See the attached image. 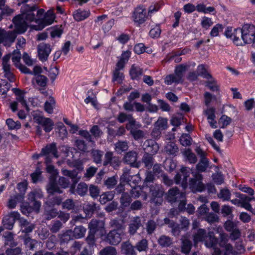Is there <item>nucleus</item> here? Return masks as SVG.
Instances as JSON below:
<instances>
[{
	"label": "nucleus",
	"mask_w": 255,
	"mask_h": 255,
	"mask_svg": "<svg viewBox=\"0 0 255 255\" xmlns=\"http://www.w3.org/2000/svg\"><path fill=\"white\" fill-rule=\"evenodd\" d=\"M117 120L120 123H124L126 121H128L126 124V128H129V126H132L135 125V120L131 114H127L125 113H120L117 118Z\"/></svg>",
	"instance_id": "nucleus-22"
},
{
	"label": "nucleus",
	"mask_w": 255,
	"mask_h": 255,
	"mask_svg": "<svg viewBox=\"0 0 255 255\" xmlns=\"http://www.w3.org/2000/svg\"><path fill=\"white\" fill-rule=\"evenodd\" d=\"M89 14V12L87 11L78 9L73 13V16L76 20L79 21L83 20L88 17Z\"/></svg>",
	"instance_id": "nucleus-44"
},
{
	"label": "nucleus",
	"mask_w": 255,
	"mask_h": 255,
	"mask_svg": "<svg viewBox=\"0 0 255 255\" xmlns=\"http://www.w3.org/2000/svg\"><path fill=\"white\" fill-rule=\"evenodd\" d=\"M114 197L113 192H107L103 193L99 198V201L102 204H105L107 202L112 201Z\"/></svg>",
	"instance_id": "nucleus-47"
},
{
	"label": "nucleus",
	"mask_w": 255,
	"mask_h": 255,
	"mask_svg": "<svg viewBox=\"0 0 255 255\" xmlns=\"http://www.w3.org/2000/svg\"><path fill=\"white\" fill-rule=\"evenodd\" d=\"M149 193L151 195L150 202L154 203L155 205H161L163 199L162 197L164 194V191L161 185L152 184L149 186Z\"/></svg>",
	"instance_id": "nucleus-3"
},
{
	"label": "nucleus",
	"mask_w": 255,
	"mask_h": 255,
	"mask_svg": "<svg viewBox=\"0 0 255 255\" xmlns=\"http://www.w3.org/2000/svg\"><path fill=\"white\" fill-rule=\"evenodd\" d=\"M55 15L52 11L48 10L45 14L44 18L40 21L37 26H34L37 30L42 29L45 26L51 24L54 21Z\"/></svg>",
	"instance_id": "nucleus-19"
},
{
	"label": "nucleus",
	"mask_w": 255,
	"mask_h": 255,
	"mask_svg": "<svg viewBox=\"0 0 255 255\" xmlns=\"http://www.w3.org/2000/svg\"><path fill=\"white\" fill-rule=\"evenodd\" d=\"M124 79L123 73L120 72L118 69H115L113 72V82L117 81L118 83L121 84L122 83Z\"/></svg>",
	"instance_id": "nucleus-57"
},
{
	"label": "nucleus",
	"mask_w": 255,
	"mask_h": 255,
	"mask_svg": "<svg viewBox=\"0 0 255 255\" xmlns=\"http://www.w3.org/2000/svg\"><path fill=\"white\" fill-rule=\"evenodd\" d=\"M117 254L116 248L111 246L105 247L99 253L100 255H116Z\"/></svg>",
	"instance_id": "nucleus-59"
},
{
	"label": "nucleus",
	"mask_w": 255,
	"mask_h": 255,
	"mask_svg": "<svg viewBox=\"0 0 255 255\" xmlns=\"http://www.w3.org/2000/svg\"><path fill=\"white\" fill-rule=\"evenodd\" d=\"M20 215L17 212H11L3 219V225L4 228L12 230L16 220H19Z\"/></svg>",
	"instance_id": "nucleus-12"
},
{
	"label": "nucleus",
	"mask_w": 255,
	"mask_h": 255,
	"mask_svg": "<svg viewBox=\"0 0 255 255\" xmlns=\"http://www.w3.org/2000/svg\"><path fill=\"white\" fill-rule=\"evenodd\" d=\"M142 161L147 169H150L154 163V159L152 155L145 153L142 158Z\"/></svg>",
	"instance_id": "nucleus-42"
},
{
	"label": "nucleus",
	"mask_w": 255,
	"mask_h": 255,
	"mask_svg": "<svg viewBox=\"0 0 255 255\" xmlns=\"http://www.w3.org/2000/svg\"><path fill=\"white\" fill-rule=\"evenodd\" d=\"M137 159V152L134 151H129L125 155L123 161L125 163L129 164L132 167L138 168L139 163L136 161Z\"/></svg>",
	"instance_id": "nucleus-17"
},
{
	"label": "nucleus",
	"mask_w": 255,
	"mask_h": 255,
	"mask_svg": "<svg viewBox=\"0 0 255 255\" xmlns=\"http://www.w3.org/2000/svg\"><path fill=\"white\" fill-rule=\"evenodd\" d=\"M185 193L179 191L177 187L169 189L167 193L166 199L171 204L177 202L181 198H184Z\"/></svg>",
	"instance_id": "nucleus-15"
},
{
	"label": "nucleus",
	"mask_w": 255,
	"mask_h": 255,
	"mask_svg": "<svg viewBox=\"0 0 255 255\" xmlns=\"http://www.w3.org/2000/svg\"><path fill=\"white\" fill-rule=\"evenodd\" d=\"M47 192L50 194L55 193H61L62 191L60 189L56 181L54 179H51L46 186Z\"/></svg>",
	"instance_id": "nucleus-28"
},
{
	"label": "nucleus",
	"mask_w": 255,
	"mask_h": 255,
	"mask_svg": "<svg viewBox=\"0 0 255 255\" xmlns=\"http://www.w3.org/2000/svg\"><path fill=\"white\" fill-rule=\"evenodd\" d=\"M50 154H52L54 157L56 158L58 157L56 145L54 142L47 145L45 147L42 148L41 149V154H44V155H48Z\"/></svg>",
	"instance_id": "nucleus-26"
},
{
	"label": "nucleus",
	"mask_w": 255,
	"mask_h": 255,
	"mask_svg": "<svg viewBox=\"0 0 255 255\" xmlns=\"http://www.w3.org/2000/svg\"><path fill=\"white\" fill-rule=\"evenodd\" d=\"M51 51V48L49 44L41 43L37 46L38 57L42 62L47 60Z\"/></svg>",
	"instance_id": "nucleus-13"
},
{
	"label": "nucleus",
	"mask_w": 255,
	"mask_h": 255,
	"mask_svg": "<svg viewBox=\"0 0 255 255\" xmlns=\"http://www.w3.org/2000/svg\"><path fill=\"white\" fill-rule=\"evenodd\" d=\"M140 127L141 125L139 124L136 123V122H135V125L134 126H129V128H127L128 130L130 131V134L133 136V138L135 140L139 139L144 135L142 130L137 129V128H139Z\"/></svg>",
	"instance_id": "nucleus-25"
},
{
	"label": "nucleus",
	"mask_w": 255,
	"mask_h": 255,
	"mask_svg": "<svg viewBox=\"0 0 255 255\" xmlns=\"http://www.w3.org/2000/svg\"><path fill=\"white\" fill-rule=\"evenodd\" d=\"M165 152L170 155L176 156L179 148L176 143L172 141L168 142L164 147Z\"/></svg>",
	"instance_id": "nucleus-27"
},
{
	"label": "nucleus",
	"mask_w": 255,
	"mask_h": 255,
	"mask_svg": "<svg viewBox=\"0 0 255 255\" xmlns=\"http://www.w3.org/2000/svg\"><path fill=\"white\" fill-rule=\"evenodd\" d=\"M132 199L131 196L127 192H124L120 199L121 206L123 207H127L130 205Z\"/></svg>",
	"instance_id": "nucleus-38"
},
{
	"label": "nucleus",
	"mask_w": 255,
	"mask_h": 255,
	"mask_svg": "<svg viewBox=\"0 0 255 255\" xmlns=\"http://www.w3.org/2000/svg\"><path fill=\"white\" fill-rule=\"evenodd\" d=\"M89 232L96 234L97 231H102L104 229L105 222L103 220L92 219L88 225Z\"/></svg>",
	"instance_id": "nucleus-21"
},
{
	"label": "nucleus",
	"mask_w": 255,
	"mask_h": 255,
	"mask_svg": "<svg viewBox=\"0 0 255 255\" xmlns=\"http://www.w3.org/2000/svg\"><path fill=\"white\" fill-rule=\"evenodd\" d=\"M219 220L218 216L213 213H209L205 217V220L210 224L218 222Z\"/></svg>",
	"instance_id": "nucleus-64"
},
{
	"label": "nucleus",
	"mask_w": 255,
	"mask_h": 255,
	"mask_svg": "<svg viewBox=\"0 0 255 255\" xmlns=\"http://www.w3.org/2000/svg\"><path fill=\"white\" fill-rule=\"evenodd\" d=\"M146 8L143 6H138L135 8L132 18L134 22L140 25L143 23L147 19Z\"/></svg>",
	"instance_id": "nucleus-9"
},
{
	"label": "nucleus",
	"mask_w": 255,
	"mask_h": 255,
	"mask_svg": "<svg viewBox=\"0 0 255 255\" xmlns=\"http://www.w3.org/2000/svg\"><path fill=\"white\" fill-rule=\"evenodd\" d=\"M88 189L87 184L84 182H81L78 184L76 192L78 195L83 196L86 194Z\"/></svg>",
	"instance_id": "nucleus-52"
},
{
	"label": "nucleus",
	"mask_w": 255,
	"mask_h": 255,
	"mask_svg": "<svg viewBox=\"0 0 255 255\" xmlns=\"http://www.w3.org/2000/svg\"><path fill=\"white\" fill-rule=\"evenodd\" d=\"M193 177L189 180V186L194 192H202L205 189V186L202 182L203 175L199 172H192Z\"/></svg>",
	"instance_id": "nucleus-4"
},
{
	"label": "nucleus",
	"mask_w": 255,
	"mask_h": 255,
	"mask_svg": "<svg viewBox=\"0 0 255 255\" xmlns=\"http://www.w3.org/2000/svg\"><path fill=\"white\" fill-rule=\"evenodd\" d=\"M4 238V244L5 245L9 246L11 247H13L16 246V244L14 242L13 235L11 232H7L3 236Z\"/></svg>",
	"instance_id": "nucleus-46"
},
{
	"label": "nucleus",
	"mask_w": 255,
	"mask_h": 255,
	"mask_svg": "<svg viewBox=\"0 0 255 255\" xmlns=\"http://www.w3.org/2000/svg\"><path fill=\"white\" fill-rule=\"evenodd\" d=\"M142 69L139 67L132 65L129 70V74L132 80H139L142 74Z\"/></svg>",
	"instance_id": "nucleus-32"
},
{
	"label": "nucleus",
	"mask_w": 255,
	"mask_h": 255,
	"mask_svg": "<svg viewBox=\"0 0 255 255\" xmlns=\"http://www.w3.org/2000/svg\"><path fill=\"white\" fill-rule=\"evenodd\" d=\"M158 244L162 248L168 247L171 246L172 244V240L170 237L162 235L158 239Z\"/></svg>",
	"instance_id": "nucleus-39"
},
{
	"label": "nucleus",
	"mask_w": 255,
	"mask_h": 255,
	"mask_svg": "<svg viewBox=\"0 0 255 255\" xmlns=\"http://www.w3.org/2000/svg\"><path fill=\"white\" fill-rule=\"evenodd\" d=\"M183 154L186 158V159L190 163H195L197 161L196 155L190 148L185 149L183 152Z\"/></svg>",
	"instance_id": "nucleus-36"
},
{
	"label": "nucleus",
	"mask_w": 255,
	"mask_h": 255,
	"mask_svg": "<svg viewBox=\"0 0 255 255\" xmlns=\"http://www.w3.org/2000/svg\"><path fill=\"white\" fill-rule=\"evenodd\" d=\"M23 239L24 244L27 248H29L31 250H33L35 249V246L37 244V241L32 239L31 238L28 237L27 235H25L23 237Z\"/></svg>",
	"instance_id": "nucleus-45"
},
{
	"label": "nucleus",
	"mask_w": 255,
	"mask_h": 255,
	"mask_svg": "<svg viewBox=\"0 0 255 255\" xmlns=\"http://www.w3.org/2000/svg\"><path fill=\"white\" fill-rule=\"evenodd\" d=\"M243 28H236L232 29V28H228L225 32V34L227 38H230L232 39L234 44L237 46H242L244 45L242 40L243 37Z\"/></svg>",
	"instance_id": "nucleus-5"
},
{
	"label": "nucleus",
	"mask_w": 255,
	"mask_h": 255,
	"mask_svg": "<svg viewBox=\"0 0 255 255\" xmlns=\"http://www.w3.org/2000/svg\"><path fill=\"white\" fill-rule=\"evenodd\" d=\"M121 249L122 254L124 255H136L135 247L129 241L123 242Z\"/></svg>",
	"instance_id": "nucleus-23"
},
{
	"label": "nucleus",
	"mask_w": 255,
	"mask_h": 255,
	"mask_svg": "<svg viewBox=\"0 0 255 255\" xmlns=\"http://www.w3.org/2000/svg\"><path fill=\"white\" fill-rule=\"evenodd\" d=\"M12 91L15 93V94L17 96L16 98V101L17 103H20L21 105L25 107L26 109L28 111L29 108L27 105L26 101L24 98V96L21 94L20 91L18 89L13 88Z\"/></svg>",
	"instance_id": "nucleus-34"
},
{
	"label": "nucleus",
	"mask_w": 255,
	"mask_h": 255,
	"mask_svg": "<svg viewBox=\"0 0 255 255\" xmlns=\"http://www.w3.org/2000/svg\"><path fill=\"white\" fill-rule=\"evenodd\" d=\"M142 226L140 218L139 216L134 217L128 224V233L130 236H133Z\"/></svg>",
	"instance_id": "nucleus-20"
},
{
	"label": "nucleus",
	"mask_w": 255,
	"mask_h": 255,
	"mask_svg": "<svg viewBox=\"0 0 255 255\" xmlns=\"http://www.w3.org/2000/svg\"><path fill=\"white\" fill-rule=\"evenodd\" d=\"M115 149L119 153L126 151L128 149V143L126 141H119L115 144Z\"/></svg>",
	"instance_id": "nucleus-43"
},
{
	"label": "nucleus",
	"mask_w": 255,
	"mask_h": 255,
	"mask_svg": "<svg viewBox=\"0 0 255 255\" xmlns=\"http://www.w3.org/2000/svg\"><path fill=\"white\" fill-rule=\"evenodd\" d=\"M189 169L186 167H183L180 169V172L177 173L175 176L174 179L176 184L179 183L182 180L181 186L184 189H185L188 186L187 178L190 176Z\"/></svg>",
	"instance_id": "nucleus-10"
},
{
	"label": "nucleus",
	"mask_w": 255,
	"mask_h": 255,
	"mask_svg": "<svg viewBox=\"0 0 255 255\" xmlns=\"http://www.w3.org/2000/svg\"><path fill=\"white\" fill-rule=\"evenodd\" d=\"M63 224L59 220L53 221L49 226L50 231L53 233L58 232L62 228Z\"/></svg>",
	"instance_id": "nucleus-56"
},
{
	"label": "nucleus",
	"mask_w": 255,
	"mask_h": 255,
	"mask_svg": "<svg viewBox=\"0 0 255 255\" xmlns=\"http://www.w3.org/2000/svg\"><path fill=\"white\" fill-rule=\"evenodd\" d=\"M61 173L63 176L68 177L71 179L72 183L70 187V191L71 193H74L76 185L81 179V177L78 176V171L76 170H69L62 168Z\"/></svg>",
	"instance_id": "nucleus-8"
},
{
	"label": "nucleus",
	"mask_w": 255,
	"mask_h": 255,
	"mask_svg": "<svg viewBox=\"0 0 255 255\" xmlns=\"http://www.w3.org/2000/svg\"><path fill=\"white\" fill-rule=\"evenodd\" d=\"M157 224L154 220L152 219L148 220L145 223L144 228L147 234L148 235H151L153 234L155 231L157 227Z\"/></svg>",
	"instance_id": "nucleus-33"
},
{
	"label": "nucleus",
	"mask_w": 255,
	"mask_h": 255,
	"mask_svg": "<svg viewBox=\"0 0 255 255\" xmlns=\"http://www.w3.org/2000/svg\"><path fill=\"white\" fill-rule=\"evenodd\" d=\"M19 225L21 227V231L22 233L27 234L31 232L35 228V225L28 222L27 220L23 218L19 217Z\"/></svg>",
	"instance_id": "nucleus-24"
},
{
	"label": "nucleus",
	"mask_w": 255,
	"mask_h": 255,
	"mask_svg": "<svg viewBox=\"0 0 255 255\" xmlns=\"http://www.w3.org/2000/svg\"><path fill=\"white\" fill-rule=\"evenodd\" d=\"M117 183V180L115 176L109 177L104 181V185L108 189H113Z\"/></svg>",
	"instance_id": "nucleus-63"
},
{
	"label": "nucleus",
	"mask_w": 255,
	"mask_h": 255,
	"mask_svg": "<svg viewBox=\"0 0 255 255\" xmlns=\"http://www.w3.org/2000/svg\"><path fill=\"white\" fill-rule=\"evenodd\" d=\"M17 34L18 33L15 26L14 29L12 31L6 32L4 30L1 43H3L5 46H9L14 41Z\"/></svg>",
	"instance_id": "nucleus-18"
},
{
	"label": "nucleus",
	"mask_w": 255,
	"mask_h": 255,
	"mask_svg": "<svg viewBox=\"0 0 255 255\" xmlns=\"http://www.w3.org/2000/svg\"><path fill=\"white\" fill-rule=\"evenodd\" d=\"M27 183L26 181L20 182L17 184V189L20 193L16 195V198L18 202H22L27 189Z\"/></svg>",
	"instance_id": "nucleus-30"
},
{
	"label": "nucleus",
	"mask_w": 255,
	"mask_h": 255,
	"mask_svg": "<svg viewBox=\"0 0 255 255\" xmlns=\"http://www.w3.org/2000/svg\"><path fill=\"white\" fill-rule=\"evenodd\" d=\"M91 155L93 161L96 164H101L102 162V157L104 155L103 151L98 149H93L91 151Z\"/></svg>",
	"instance_id": "nucleus-37"
},
{
	"label": "nucleus",
	"mask_w": 255,
	"mask_h": 255,
	"mask_svg": "<svg viewBox=\"0 0 255 255\" xmlns=\"http://www.w3.org/2000/svg\"><path fill=\"white\" fill-rule=\"evenodd\" d=\"M123 232H119L117 230H113L106 235L105 241L109 244L116 246L122 241Z\"/></svg>",
	"instance_id": "nucleus-11"
},
{
	"label": "nucleus",
	"mask_w": 255,
	"mask_h": 255,
	"mask_svg": "<svg viewBox=\"0 0 255 255\" xmlns=\"http://www.w3.org/2000/svg\"><path fill=\"white\" fill-rule=\"evenodd\" d=\"M183 82V79L177 77V75L174 73L167 75L165 78V83L168 85H171L175 83L176 84L182 83Z\"/></svg>",
	"instance_id": "nucleus-35"
},
{
	"label": "nucleus",
	"mask_w": 255,
	"mask_h": 255,
	"mask_svg": "<svg viewBox=\"0 0 255 255\" xmlns=\"http://www.w3.org/2000/svg\"><path fill=\"white\" fill-rule=\"evenodd\" d=\"M110 225L114 228V230H117L119 232H123V231L125 229L123 221L119 219L112 220L110 222Z\"/></svg>",
	"instance_id": "nucleus-50"
},
{
	"label": "nucleus",
	"mask_w": 255,
	"mask_h": 255,
	"mask_svg": "<svg viewBox=\"0 0 255 255\" xmlns=\"http://www.w3.org/2000/svg\"><path fill=\"white\" fill-rule=\"evenodd\" d=\"M143 148L145 153L150 155L155 154L159 149L158 144L153 140H146L143 144Z\"/></svg>",
	"instance_id": "nucleus-16"
},
{
	"label": "nucleus",
	"mask_w": 255,
	"mask_h": 255,
	"mask_svg": "<svg viewBox=\"0 0 255 255\" xmlns=\"http://www.w3.org/2000/svg\"><path fill=\"white\" fill-rule=\"evenodd\" d=\"M197 71L199 76L200 75L205 79L209 80L212 78V75L208 72L207 70L205 68V66L203 64L198 66Z\"/></svg>",
	"instance_id": "nucleus-51"
},
{
	"label": "nucleus",
	"mask_w": 255,
	"mask_h": 255,
	"mask_svg": "<svg viewBox=\"0 0 255 255\" xmlns=\"http://www.w3.org/2000/svg\"><path fill=\"white\" fill-rule=\"evenodd\" d=\"M180 55L181 54H178L177 52H173L171 54L168 55L164 61L167 62L174 61L176 63H179L182 61V58L180 57Z\"/></svg>",
	"instance_id": "nucleus-55"
},
{
	"label": "nucleus",
	"mask_w": 255,
	"mask_h": 255,
	"mask_svg": "<svg viewBox=\"0 0 255 255\" xmlns=\"http://www.w3.org/2000/svg\"><path fill=\"white\" fill-rule=\"evenodd\" d=\"M60 244L68 243L73 239V232L71 230H67L64 233L58 235Z\"/></svg>",
	"instance_id": "nucleus-31"
},
{
	"label": "nucleus",
	"mask_w": 255,
	"mask_h": 255,
	"mask_svg": "<svg viewBox=\"0 0 255 255\" xmlns=\"http://www.w3.org/2000/svg\"><path fill=\"white\" fill-rule=\"evenodd\" d=\"M243 31L242 40L244 44H255V26L252 24H245L243 26Z\"/></svg>",
	"instance_id": "nucleus-6"
},
{
	"label": "nucleus",
	"mask_w": 255,
	"mask_h": 255,
	"mask_svg": "<svg viewBox=\"0 0 255 255\" xmlns=\"http://www.w3.org/2000/svg\"><path fill=\"white\" fill-rule=\"evenodd\" d=\"M10 54L5 55L2 59V69L4 72L10 71V65L9 64L10 58Z\"/></svg>",
	"instance_id": "nucleus-60"
},
{
	"label": "nucleus",
	"mask_w": 255,
	"mask_h": 255,
	"mask_svg": "<svg viewBox=\"0 0 255 255\" xmlns=\"http://www.w3.org/2000/svg\"><path fill=\"white\" fill-rule=\"evenodd\" d=\"M205 86L208 87L210 90L214 92L219 91V86L212 76L210 79L205 82Z\"/></svg>",
	"instance_id": "nucleus-49"
},
{
	"label": "nucleus",
	"mask_w": 255,
	"mask_h": 255,
	"mask_svg": "<svg viewBox=\"0 0 255 255\" xmlns=\"http://www.w3.org/2000/svg\"><path fill=\"white\" fill-rule=\"evenodd\" d=\"M193 240L195 244L204 242L205 245L208 248L214 247L218 242L213 231H210L207 233L206 230L203 229L198 230L193 236Z\"/></svg>",
	"instance_id": "nucleus-2"
},
{
	"label": "nucleus",
	"mask_w": 255,
	"mask_h": 255,
	"mask_svg": "<svg viewBox=\"0 0 255 255\" xmlns=\"http://www.w3.org/2000/svg\"><path fill=\"white\" fill-rule=\"evenodd\" d=\"M188 66L185 64H180L175 67L174 73L181 79H183L184 73L188 68Z\"/></svg>",
	"instance_id": "nucleus-53"
},
{
	"label": "nucleus",
	"mask_w": 255,
	"mask_h": 255,
	"mask_svg": "<svg viewBox=\"0 0 255 255\" xmlns=\"http://www.w3.org/2000/svg\"><path fill=\"white\" fill-rule=\"evenodd\" d=\"M41 194L36 191L31 192L28 195L29 203L31 205L33 211L38 213L41 207V203L36 200L41 197Z\"/></svg>",
	"instance_id": "nucleus-14"
},
{
	"label": "nucleus",
	"mask_w": 255,
	"mask_h": 255,
	"mask_svg": "<svg viewBox=\"0 0 255 255\" xmlns=\"http://www.w3.org/2000/svg\"><path fill=\"white\" fill-rule=\"evenodd\" d=\"M209 165V161L207 158L200 159L196 166V168L198 172H203L206 171Z\"/></svg>",
	"instance_id": "nucleus-40"
},
{
	"label": "nucleus",
	"mask_w": 255,
	"mask_h": 255,
	"mask_svg": "<svg viewBox=\"0 0 255 255\" xmlns=\"http://www.w3.org/2000/svg\"><path fill=\"white\" fill-rule=\"evenodd\" d=\"M37 8L35 5L30 6L25 4L22 7V12L13 17L12 21L19 34L24 33L27 30L28 22L34 21L38 22L39 20L36 19L33 13Z\"/></svg>",
	"instance_id": "nucleus-1"
},
{
	"label": "nucleus",
	"mask_w": 255,
	"mask_h": 255,
	"mask_svg": "<svg viewBox=\"0 0 255 255\" xmlns=\"http://www.w3.org/2000/svg\"><path fill=\"white\" fill-rule=\"evenodd\" d=\"M33 117L34 122L41 125L45 132H49L52 129L54 123L50 119L41 116L38 112L34 113Z\"/></svg>",
	"instance_id": "nucleus-7"
},
{
	"label": "nucleus",
	"mask_w": 255,
	"mask_h": 255,
	"mask_svg": "<svg viewBox=\"0 0 255 255\" xmlns=\"http://www.w3.org/2000/svg\"><path fill=\"white\" fill-rule=\"evenodd\" d=\"M148 241L146 239H142L138 241L136 244L135 249H136L139 252H146L148 249Z\"/></svg>",
	"instance_id": "nucleus-41"
},
{
	"label": "nucleus",
	"mask_w": 255,
	"mask_h": 255,
	"mask_svg": "<svg viewBox=\"0 0 255 255\" xmlns=\"http://www.w3.org/2000/svg\"><path fill=\"white\" fill-rule=\"evenodd\" d=\"M55 102L54 98L50 97L48 101H46L44 104V110L49 114L53 113V107L55 105Z\"/></svg>",
	"instance_id": "nucleus-58"
},
{
	"label": "nucleus",
	"mask_w": 255,
	"mask_h": 255,
	"mask_svg": "<svg viewBox=\"0 0 255 255\" xmlns=\"http://www.w3.org/2000/svg\"><path fill=\"white\" fill-rule=\"evenodd\" d=\"M181 241V252L185 255H187L190 252L191 249L192 248V242L185 236L182 237Z\"/></svg>",
	"instance_id": "nucleus-29"
},
{
	"label": "nucleus",
	"mask_w": 255,
	"mask_h": 255,
	"mask_svg": "<svg viewBox=\"0 0 255 255\" xmlns=\"http://www.w3.org/2000/svg\"><path fill=\"white\" fill-rule=\"evenodd\" d=\"M191 141L192 138L188 134H183L180 138V143L184 146L190 145Z\"/></svg>",
	"instance_id": "nucleus-62"
},
{
	"label": "nucleus",
	"mask_w": 255,
	"mask_h": 255,
	"mask_svg": "<svg viewBox=\"0 0 255 255\" xmlns=\"http://www.w3.org/2000/svg\"><path fill=\"white\" fill-rule=\"evenodd\" d=\"M86 231V229L82 226L76 227L72 231L73 236L76 239L81 238L84 237Z\"/></svg>",
	"instance_id": "nucleus-48"
},
{
	"label": "nucleus",
	"mask_w": 255,
	"mask_h": 255,
	"mask_svg": "<svg viewBox=\"0 0 255 255\" xmlns=\"http://www.w3.org/2000/svg\"><path fill=\"white\" fill-rule=\"evenodd\" d=\"M231 196L230 191L227 188H223L220 190L218 197L223 201H229Z\"/></svg>",
	"instance_id": "nucleus-54"
},
{
	"label": "nucleus",
	"mask_w": 255,
	"mask_h": 255,
	"mask_svg": "<svg viewBox=\"0 0 255 255\" xmlns=\"http://www.w3.org/2000/svg\"><path fill=\"white\" fill-rule=\"evenodd\" d=\"M196 9L199 12H202L204 13H211L215 11L213 6L206 7L203 4H199L196 6Z\"/></svg>",
	"instance_id": "nucleus-61"
}]
</instances>
